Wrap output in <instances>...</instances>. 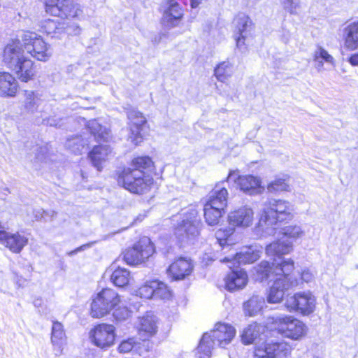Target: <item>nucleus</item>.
<instances>
[{
    "label": "nucleus",
    "mask_w": 358,
    "mask_h": 358,
    "mask_svg": "<svg viewBox=\"0 0 358 358\" xmlns=\"http://www.w3.org/2000/svg\"><path fill=\"white\" fill-rule=\"evenodd\" d=\"M234 182L241 192L249 195L261 193L264 190L261 178L253 175H239Z\"/></svg>",
    "instance_id": "obj_16"
},
{
    "label": "nucleus",
    "mask_w": 358,
    "mask_h": 358,
    "mask_svg": "<svg viewBox=\"0 0 358 358\" xmlns=\"http://www.w3.org/2000/svg\"><path fill=\"white\" fill-rule=\"evenodd\" d=\"M130 273L126 268L118 267L111 274L110 280L117 287H124L129 283Z\"/></svg>",
    "instance_id": "obj_37"
},
{
    "label": "nucleus",
    "mask_w": 358,
    "mask_h": 358,
    "mask_svg": "<svg viewBox=\"0 0 358 358\" xmlns=\"http://www.w3.org/2000/svg\"><path fill=\"white\" fill-rule=\"evenodd\" d=\"M94 243H90L85 245H83L82 246L78 248L76 250L71 252V254L81 251L83 250H85V248H90L91 245H93Z\"/></svg>",
    "instance_id": "obj_54"
},
{
    "label": "nucleus",
    "mask_w": 358,
    "mask_h": 358,
    "mask_svg": "<svg viewBox=\"0 0 358 358\" xmlns=\"http://www.w3.org/2000/svg\"><path fill=\"white\" fill-rule=\"evenodd\" d=\"M66 146L75 154L80 153L84 148V142L80 136H76L67 140Z\"/></svg>",
    "instance_id": "obj_43"
},
{
    "label": "nucleus",
    "mask_w": 358,
    "mask_h": 358,
    "mask_svg": "<svg viewBox=\"0 0 358 358\" xmlns=\"http://www.w3.org/2000/svg\"><path fill=\"white\" fill-rule=\"evenodd\" d=\"M155 252L153 244L148 237H143L131 248L124 253V260L127 264L137 265L144 262Z\"/></svg>",
    "instance_id": "obj_10"
},
{
    "label": "nucleus",
    "mask_w": 358,
    "mask_h": 358,
    "mask_svg": "<svg viewBox=\"0 0 358 358\" xmlns=\"http://www.w3.org/2000/svg\"><path fill=\"white\" fill-rule=\"evenodd\" d=\"M157 317L151 312H148L144 315L139 317L136 323L138 335L143 339L154 336L157 331Z\"/></svg>",
    "instance_id": "obj_18"
},
{
    "label": "nucleus",
    "mask_w": 358,
    "mask_h": 358,
    "mask_svg": "<svg viewBox=\"0 0 358 358\" xmlns=\"http://www.w3.org/2000/svg\"><path fill=\"white\" fill-rule=\"evenodd\" d=\"M285 305L289 312H299L308 316L315 311L316 298L310 292H297L287 297Z\"/></svg>",
    "instance_id": "obj_9"
},
{
    "label": "nucleus",
    "mask_w": 358,
    "mask_h": 358,
    "mask_svg": "<svg viewBox=\"0 0 358 358\" xmlns=\"http://www.w3.org/2000/svg\"><path fill=\"white\" fill-rule=\"evenodd\" d=\"M136 343L134 338L122 341L118 346V351L120 353L129 352L134 348Z\"/></svg>",
    "instance_id": "obj_49"
},
{
    "label": "nucleus",
    "mask_w": 358,
    "mask_h": 358,
    "mask_svg": "<svg viewBox=\"0 0 358 358\" xmlns=\"http://www.w3.org/2000/svg\"><path fill=\"white\" fill-rule=\"evenodd\" d=\"M343 40L346 50L353 51L358 49V20L349 23L343 29Z\"/></svg>",
    "instance_id": "obj_27"
},
{
    "label": "nucleus",
    "mask_w": 358,
    "mask_h": 358,
    "mask_svg": "<svg viewBox=\"0 0 358 358\" xmlns=\"http://www.w3.org/2000/svg\"><path fill=\"white\" fill-rule=\"evenodd\" d=\"M208 332L215 344L224 349L232 342L236 334L234 327L222 322H216L213 328Z\"/></svg>",
    "instance_id": "obj_13"
},
{
    "label": "nucleus",
    "mask_w": 358,
    "mask_h": 358,
    "mask_svg": "<svg viewBox=\"0 0 358 358\" xmlns=\"http://www.w3.org/2000/svg\"><path fill=\"white\" fill-rule=\"evenodd\" d=\"M260 253L259 250L250 246L247 248L245 251L236 252L231 259L225 257L222 262H234L238 264H252L260 258Z\"/></svg>",
    "instance_id": "obj_28"
},
{
    "label": "nucleus",
    "mask_w": 358,
    "mask_h": 358,
    "mask_svg": "<svg viewBox=\"0 0 358 358\" xmlns=\"http://www.w3.org/2000/svg\"><path fill=\"white\" fill-rule=\"evenodd\" d=\"M131 312L126 306H119L115 309L113 316L116 320L122 321L128 319Z\"/></svg>",
    "instance_id": "obj_46"
},
{
    "label": "nucleus",
    "mask_w": 358,
    "mask_h": 358,
    "mask_svg": "<svg viewBox=\"0 0 358 358\" xmlns=\"http://www.w3.org/2000/svg\"><path fill=\"white\" fill-rule=\"evenodd\" d=\"M229 192L226 187L216 184L205 200L203 206H211L214 208L227 210L228 206Z\"/></svg>",
    "instance_id": "obj_19"
},
{
    "label": "nucleus",
    "mask_w": 358,
    "mask_h": 358,
    "mask_svg": "<svg viewBox=\"0 0 358 358\" xmlns=\"http://www.w3.org/2000/svg\"><path fill=\"white\" fill-rule=\"evenodd\" d=\"M152 165V162L151 159L148 157H138L132 161V166L134 168L132 169H146L150 168Z\"/></svg>",
    "instance_id": "obj_45"
},
{
    "label": "nucleus",
    "mask_w": 358,
    "mask_h": 358,
    "mask_svg": "<svg viewBox=\"0 0 358 358\" xmlns=\"http://www.w3.org/2000/svg\"><path fill=\"white\" fill-rule=\"evenodd\" d=\"M294 271V262L291 259H283L278 264L264 260L254 267L253 275L260 282L273 280L267 301L271 303H277L283 299L285 292L294 285L291 277Z\"/></svg>",
    "instance_id": "obj_1"
},
{
    "label": "nucleus",
    "mask_w": 358,
    "mask_h": 358,
    "mask_svg": "<svg viewBox=\"0 0 358 358\" xmlns=\"http://www.w3.org/2000/svg\"><path fill=\"white\" fill-rule=\"evenodd\" d=\"M236 227H233L229 225L224 228L219 229L216 233L215 236L218 243L221 246H224L229 243L230 241H231V236L235 232Z\"/></svg>",
    "instance_id": "obj_39"
},
{
    "label": "nucleus",
    "mask_w": 358,
    "mask_h": 358,
    "mask_svg": "<svg viewBox=\"0 0 358 358\" xmlns=\"http://www.w3.org/2000/svg\"><path fill=\"white\" fill-rule=\"evenodd\" d=\"M224 288L234 292L244 288L248 282V275L243 269H232L224 277Z\"/></svg>",
    "instance_id": "obj_20"
},
{
    "label": "nucleus",
    "mask_w": 358,
    "mask_h": 358,
    "mask_svg": "<svg viewBox=\"0 0 358 358\" xmlns=\"http://www.w3.org/2000/svg\"><path fill=\"white\" fill-rule=\"evenodd\" d=\"M294 214L289 203L278 199L266 202L259 215L258 226L273 227L281 226L292 220Z\"/></svg>",
    "instance_id": "obj_2"
},
{
    "label": "nucleus",
    "mask_w": 358,
    "mask_h": 358,
    "mask_svg": "<svg viewBox=\"0 0 358 358\" xmlns=\"http://www.w3.org/2000/svg\"><path fill=\"white\" fill-rule=\"evenodd\" d=\"M28 243V238L19 233L0 231V244L13 253H20Z\"/></svg>",
    "instance_id": "obj_15"
},
{
    "label": "nucleus",
    "mask_w": 358,
    "mask_h": 358,
    "mask_svg": "<svg viewBox=\"0 0 358 358\" xmlns=\"http://www.w3.org/2000/svg\"><path fill=\"white\" fill-rule=\"evenodd\" d=\"M42 29L51 37H59L64 31V29L61 27L60 23L50 19L43 22Z\"/></svg>",
    "instance_id": "obj_40"
},
{
    "label": "nucleus",
    "mask_w": 358,
    "mask_h": 358,
    "mask_svg": "<svg viewBox=\"0 0 358 358\" xmlns=\"http://www.w3.org/2000/svg\"><path fill=\"white\" fill-rule=\"evenodd\" d=\"M34 305H35L36 306H37L40 305V301H39V300H36V301H34Z\"/></svg>",
    "instance_id": "obj_57"
},
{
    "label": "nucleus",
    "mask_w": 358,
    "mask_h": 358,
    "mask_svg": "<svg viewBox=\"0 0 358 358\" xmlns=\"http://www.w3.org/2000/svg\"><path fill=\"white\" fill-rule=\"evenodd\" d=\"M120 302V296L115 290L103 289L92 299L90 315L94 318H101L114 310Z\"/></svg>",
    "instance_id": "obj_5"
},
{
    "label": "nucleus",
    "mask_w": 358,
    "mask_h": 358,
    "mask_svg": "<svg viewBox=\"0 0 358 358\" xmlns=\"http://www.w3.org/2000/svg\"><path fill=\"white\" fill-rule=\"evenodd\" d=\"M348 62L353 66H358V52L349 57Z\"/></svg>",
    "instance_id": "obj_52"
},
{
    "label": "nucleus",
    "mask_w": 358,
    "mask_h": 358,
    "mask_svg": "<svg viewBox=\"0 0 358 358\" xmlns=\"http://www.w3.org/2000/svg\"><path fill=\"white\" fill-rule=\"evenodd\" d=\"M271 323L275 331L292 341L301 340L308 332L307 326L292 315L273 317Z\"/></svg>",
    "instance_id": "obj_3"
},
{
    "label": "nucleus",
    "mask_w": 358,
    "mask_h": 358,
    "mask_svg": "<svg viewBox=\"0 0 358 358\" xmlns=\"http://www.w3.org/2000/svg\"><path fill=\"white\" fill-rule=\"evenodd\" d=\"M115 328L106 323L95 326L90 332L92 342L100 348H106L114 344Z\"/></svg>",
    "instance_id": "obj_11"
},
{
    "label": "nucleus",
    "mask_w": 358,
    "mask_h": 358,
    "mask_svg": "<svg viewBox=\"0 0 358 358\" xmlns=\"http://www.w3.org/2000/svg\"><path fill=\"white\" fill-rule=\"evenodd\" d=\"M155 289V298L168 299L171 296V290L163 282L158 281V285Z\"/></svg>",
    "instance_id": "obj_44"
},
{
    "label": "nucleus",
    "mask_w": 358,
    "mask_h": 358,
    "mask_svg": "<svg viewBox=\"0 0 358 358\" xmlns=\"http://www.w3.org/2000/svg\"><path fill=\"white\" fill-rule=\"evenodd\" d=\"M194 265L190 258L180 257V280L189 279L194 271Z\"/></svg>",
    "instance_id": "obj_42"
},
{
    "label": "nucleus",
    "mask_w": 358,
    "mask_h": 358,
    "mask_svg": "<svg viewBox=\"0 0 358 358\" xmlns=\"http://www.w3.org/2000/svg\"><path fill=\"white\" fill-rule=\"evenodd\" d=\"M236 171H234V170H230V171H229V172L228 173V175H227V176L226 179H225V180H224L222 181V182H229V179H230V178H231V176H233L234 174H236Z\"/></svg>",
    "instance_id": "obj_55"
},
{
    "label": "nucleus",
    "mask_w": 358,
    "mask_h": 358,
    "mask_svg": "<svg viewBox=\"0 0 358 358\" xmlns=\"http://www.w3.org/2000/svg\"><path fill=\"white\" fill-rule=\"evenodd\" d=\"M203 210L205 222L210 226L217 225L227 213V210L211 206H203Z\"/></svg>",
    "instance_id": "obj_32"
},
{
    "label": "nucleus",
    "mask_w": 358,
    "mask_h": 358,
    "mask_svg": "<svg viewBox=\"0 0 358 358\" xmlns=\"http://www.w3.org/2000/svg\"><path fill=\"white\" fill-rule=\"evenodd\" d=\"M292 350L285 341L264 342L254 347L253 358H289Z\"/></svg>",
    "instance_id": "obj_7"
},
{
    "label": "nucleus",
    "mask_w": 358,
    "mask_h": 358,
    "mask_svg": "<svg viewBox=\"0 0 358 358\" xmlns=\"http://www.w3.org/2000/svg\"><path fill=\"white\" fill-rule=\"evenodd\" d=\"M51 343L56 356H60L66 344V336L62 323L53 322L51 331Z\"/></svg>",
    "instance_id": "obj_23"
},
{
    "label": "nucleus",
    "mask_w": 358,
    "mask_h": 358,
    "mask_svg": "<svg viewBox=\"0 0 358 358\" xmlns=\"http://www.w3.org/2000/svg\"><path fill=\"white\" fill-rule=\"evenodd\" d=\"M202 0H190L191 6L192 8L197 7L201 3Z\"/></svg>",
    "instance_id": "obj_56"
},
{
    "label": "nucleus",
    "mask_w": 358,
    "mask_h": 358,
    "mask_svg": "<svg viewBox=\"0 0 358 358\" xmlns=\"http://www.w3.org/2000/svg\"><path fill=\"white\" fill-rule=\"evenodd\" d=\"M162 24L167 29L177 27L179 24V4L176 0H166L164 6Z\"/></svg>",
    "instance_id": "obj_22"
},
{
    "label": "nucleus",
    "mask_w": 358,
    "mask_h": 358,
    "mask_svg": "<svg viewBox=\"0 0 358 358\" xmlns=\"http://www.w3.org/2000/svg\"><path fill=\"white\" fill-rule=\"evenodd\" d=\"M35 218L38 220L41 219H45V216L48 215L43 209H38L34 210Z\"/></svg>",
    "instance_id": "obj_53"
},
{
    "label": "nucleus",
    "mask_w": 358,
    "mask_h": 358,
    "mask_svg": "<svg viewBox=\"0 0 358 358\" xmlns=\"http://www.w3.org/2000/svg\"><path fill=\"white\" fill-rule=\"evenodd\" d=\"M189 219L183 220L180 224V236L186 241L195 239L199 234V220L196 218V212L191 213Z\"/></svg>",
    "instance_id": "obj_26"
},
{
    "label": "nucleus",
    "mask_w": 358,
    "mask_h": 358,
    "mask_svg": "<svg viewBox=\"0 0 358 358\" xmlns=\"http://www.w3.org/2000/svg\"><path fill=\"white\" fill-rule=\"evenodd\" d=\"M26 53L41 62L48 61L52 56L51 46L34 32H26L22 36Z\"/></svg>",
    "instance_id": "obj_6"
},
{
    "label": "nucleus",
    "mask_w": 358,
    "mask_h": 358,
    "mask_svg": "<svg viewBox=\"0 0 358 358\" xmlns=\"http://www.w3.org/2000/svg\"><path fill=\"white\" fill-rule=\"evenodd\" d=\"M234 71L233 65L229 61L219 63L214 69V76L220 82H225Z\"/></svg>",
    "instance_id": "obj_36"
},
{
    "label": "nucleus",
    "mask_w": 358,
    "mask_h": 358,
    "mask_svg": "<svg viewBox=\"0 0 358 358\" xmlns=\"http://www.w3.org/2000/svg\"><path fill=\"white\" fill-rule=\"evenodd\" d=\"M22 40L12 39L5 46L3 52V62L10 69L27 57Z\"/></svg>",
    "instance_id": "obj_12"
},
{
    "label": "nucleus",
    "mask_w": 358,
    "mask_h": 358,
    "mask_svg": "<svg viewBox=\"0 0 358 358\" xmlns=\"http://www.w3.org/2000/svg\"><path fill=\"white\" fill-rule=\"evenodd\" d=\"M127 117L129 120L131 131L128 138L137 145L143 141L141 131L146 123V119L141 113L134 108L127 111Z\"/></svg>",
    "instance_id": "obj_14"
},
{
    "label": "nucleus",
    "mask_w": 358,
    "mask_h": 358,
    "mask_svg": "<svg viewBox=\"0 0 358 358\" xmlns=\"http://www.w3.org/2000/svg\"><path fill=\"white\" fill-rule=\"evenodd\" d=\"M210 336L208 331L201 335L195 348V354L198 358H211L215 343Z\"/></svg>",
    "instance_id": "obj_29"
},
{
    "label": "nucleus",
    "mask_w": 358,
    "mask_h": 358,
    "mask_svg": "<svg viewBox=\"0 0 358 358\" xmlns=\"http://www.w3.org/2000/svg\"><path fill=\"white\" fill-rule=\"evenodd\" d=\"M55 215V213L54 211L51 212V217H53Z\"/></svg>",
    "instance_id": "obj_58"
},
{
    "label": "nucleus",
    "mask_w": 358,
    "mask_h": 358,
    "mask_svg": "<svg viewBox=\"0 0 358 358\" xmlns=\"http://www.w3.org/2000/svg\"><path fill=\"white\" fill-rule=\"evenodd\" d=\"M254 213L250 208L245 206L231 211L227 217L229 225L236 227H248L253 222Z\"/></svg>",
    "instance_id": "obj_17"
},
{
    "label": "nucleus",
    "mask_w": 358,
    "mask_h": 358,
    "mask_svg": "<svg viewBox=\"0 0 358 358\" xmlns=\"http://www.w3.org/2000/svg\"><path fill=\"white\" fill-rule=\"evenodd\" d=\"M236 23V29L238 36H237L236 41L238 47H241L245 45L246 36L244 33L249 31L250 29L254 27V23L249 17L244 13H238L234 18Z\"/></svg>",
    "instance_id": "obj_25"
},
{
    "label": "nucleus",
    "mask_w": 358,
    "mask_h": 358,
    "mask_svg": "<svg viewBox=\"0 0 358 358\" xmlns=\"http://www.w3.org/2000/svg\"><path fill=\"white\" fill-rule=\"evenodd\" d=\"M289 176L286 175L283 178H276L267 185L269 192H287L289 189Z\"/></svg>",
    "instance_id": "obj_38"
},
{
    "label": "nucleus",
    "mask_w": 358,
    "mask_h": 358,
    "mask_svg": "<svg viewBox=\"0 0 358 358\" xmlns=\"http://www.w3.org/2000/svg\"><path fill=\"white\" fill-rule=\"evenodd\" d=\"M23 109L28 113H34L36 111L40 103L38 93L31 90H25L23 93Z\"/></svg>",
    "instance_id": "obj_33"
},
{
    "label": "nucleus",
    "mask_w": 358,
    "mask_h": 358,
    "mask_svg": "<svg viewBox=\"0 0 358 358\" xmlns=\"http://www.w3.org/2000/svg\"><path fill=\"white\" fill-rule=\"evenodd\" d=\"M81 31V29L78 24H73L66 28V32L69 34L78 35Z\"/></svg>",
    "instance_id": "obj_51"
},
{
    "label": "nucleus",
    "mask_w": 358,
    "mask_h": 358,
    "mask_svg": "<svg viewBox=\"0 0 358 358\" xmlns=\"http://www.w3.org/2000/svg\"><path fill=\"white\" fill-rule=\"evenodd\" d=\"M257 323H252L248 325L243 331L241 335V342L244 345H250L255 342L259 337L260 328Z\"/></svg>",
    "instance_id": "obj_35"
},
{
    "label": "nucleus",
    "mask_w": 358,
    "mask_h": 358,
    "mask_svg": "<svg viewBox=\"0 0 358 358\" xmlns=\"http://www.w3.org/2000/svg\"><path fill=\"white\" fill-rule=\"evenodd\" d=\"M153 180L145 175L142 170L124 169L118 178V183L126 189L135 194H143L147 192Z\"/></svg>",
    "instance_id": "obj_4"
},
{
    "label": "nucleus",
    "mask_w": 358,
    "mask_h": 358,
    "mask_svg": "<svg viewBox=\"0 0 358 358\" xmlns=\"http://www.w3.org/2000/svg\"><path fill=\"white\" fill-rule=\"evenodd\" d=\"M313 59L315 62H322L320 59H322L326 62L332 63L334 62L333 57L328 53V52L322 48H319L318 50L315 53Z\"/></svg>",
    "instance_id": "obj_47"
},
{
    "label": "nucleus",
    "mask_w": 358,
    "mask_h": 358,
    "mask_svg": "<svg viewBox=\"0 0 358 358\" xmlns=\"http://www.w3.org/2000/svg\"><path fill=\"white\" fill-rule=\"evenodd\" d=\"M166 273L171 280L174 281L179 280V263L174 262L171 264L167 268Z\"/></svg>",
    "instance_id": "obj_50"
},
{
    "label": "nucleus",
    "mask_w": 358,
    "mask_h": 358,
    "mask_svg": "<svg viewBox=\"0 0 358 358\" xmlns=\"http://www.w3.org/2000/svg\"><path fill=\"white\" fill-rule=\"evenodd\" d=\"M283 232L282 234L289 238H296L299 237L302 231L300 227L297 225H290L282 228Z\"/></svg>",
    "instance_id": "obj_48"
},
{
    "label": "nucleus",
    "mask_w": 358,
    "mask_h": 358,
    "mask_svg": "<svg viewBox=\"0 0 358 358\" xmlns=\"http://www.w3.org/2000/svg\"><path fill=\"white\" fill-rule=\"evenodd\" d=\"M158 285V280H152L146 282L140 287L136 291V294L141 298L149 299L155 297V288Z\"/></svg>",
    "instance_id": "obj_41"
},
{
    "label": "nucleus",
    "mask_w": 358,
    "mask_h": 358,
    "mask_svg": "<svg viewBox=\"0 0 358 358\" xmlns=\"http://www.w3.org/2000/svg\"><path fill=\"white\" fill-rule=\"evenodd\" d=\"M292 250V245L280 240H276L266 246L265 252L268 257L275 259L290 253Z\"/></svg>",
    "instance_id": "obj_30"
},
{
    "label": "nucleus",
    "mask_w": 358,
    "mask_h": 358,
    "mask_svg": "<svg viewBox=\"0 0 358 358\" xmlns=\"http://www.w3.org/2000/svg\"><path fill=\"white\" fill-rule=\"evenodd\" d=\"M19 85L16 78L9 73H0V96L3 98L15 97L17 93Z\"/></svg>",
    "instance_id": "obj_24"
},
{
    "label": "nucleus",
    "mask_w": 358,
    "mask_h": 358,
    "mask_svg": "<svg viewBox=\"0 0 358 358\" xmlns=\"http://www.w3.org/2000/svg\"><path fill=\"white\" fill-rule=\"evenodd\" d=\"M45 12L62 19L77 18L83 14L81 6L73 0H46Z\"/></svg>",
    "instance_id": "obj_8"
},
{
    "label": "nucleus",
    "mask_w": 358,
    "mask_h": 358,
    "mask_svg": "<svg viewBox=\"0 0 358 358\" xmlns=\"http://www.w3.org/2000/svg\"><path fill=\"white\" fill-rule=\"evenodd\" d=\"M10 70L14 73L18 80L23 83L34 80L37 73L34 62L28 57L22 59Z\"/></svg>",
    "instance_id": "obj_21"
},
{
    "label": "nucleus",
    "mask_w": 358,
    "mask_h": 358,
    "mask_svg": "<svg viewBox=\"0 0 358 358\" xmlns=\"http://www.w3.org/2000/svg\"><path fill=\"white\" fill-rule=\"evenodd\" d=\"M87 127L95 138L107 141L110 138V131L103 127L98 120H92L88 122Z\"/></svg>",
    "instance_id": "obj_34"
},
{
    "label": "nucleus",
    "mask_w": 358,
    "mask_h": 358,
    "mask_svg": "<svg viewBox=\"0 0 358 358\" xmlns=\"http://www.w3.org/2000/svg\"><path fill=\"white\" fill-rule=\"evenodd\" d=\"M111 153V149L108 145H100L94 147L93 150L89 153V157L93 166L100 171L102 163L108 159Z\"/></svg>",
    "instance_id": "obj_31"
}]
</instances>
